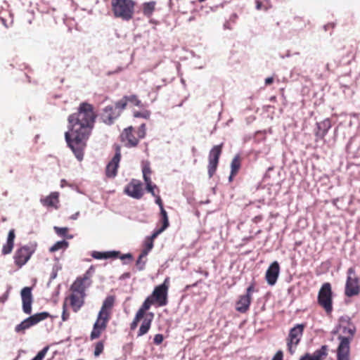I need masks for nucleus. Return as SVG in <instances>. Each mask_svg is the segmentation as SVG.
<instances>
[{"mask_svg": "<svg viewBox=\"0 0 360 360\" xmlns=\"http://www.w3.org/2000/svg\"><path fill=\"white\" fill-rule=\"evenodd\" d=\"M96 117L93 105L82 102L77 111L68 118L69 130L65 134V141L79 161L83 159L86 141L94 127Z\"/></svg>", "mask_w": 360, "mask_h": 360, "instance_id": "1", "label": "nucleus"}, {"mask_svg": "<svg viewBox=\"0 0 360 360\" xmlns=\"http://www.w3.org/2000/svg\"><path fill=\"white\" fill-rule=\"evenodd\" d=\"M169 286V278H166L164 282L156 286L153 293L148 296L141 307L136 311L134 320L130 323V330H134L141 319H143L139 329L137 337H141L149 331L153 319V314H146V311L150 308L151 305L157 304L159 307H163L167 304V294Z\"/></svg>", "mask_w": 360, "mask_h": 360, "instance_id": "2", "label": "nucleus"}, {"mask_svg": "<svg viewBox=\"0 0 360 360\" xmlns=\"http://www.w3.org/2000/svg\"><path fill=\"white\" fill-rule=\"evenodd\" d=\"M115 301V298L113 295H109L104 300L90 334L91 340L99 338L102 333L106 330L111 319Z\"/></svg>", "mask_w": 360, "mask_h": 360, "instance_id": "3", "label": "nucleus"}, {"mask_svg": "<svg viewBox=\"0 0 360 360\" xmlns=\"http://www.w3.org/2000/svg\"><path fill=\"white\" fill-rule=\"evenodd\" d=\"M110 5L115 18L125 21L133 18L136 5L134 0H111Z\"/></svg>", "mask_w": 360, "mask_h": 360, "instance_id": "4", "label": "nucleus"}, {"mask_svg": "<svg viewBox=\"0 0 360 360\" xmlns=\"http://www.w3.org/2000/svg\"><path fill=\"white\" fill-rule=\"evenodd\" d=\"M146 136V125L141 124L136 131L132 126L128 127L120 134V140L127 148L136 147L141 139Z\"/></svg>", "mask_w": 360, "mask_h": 360, "instance_id": "5", "label": "nucleus"}, {"mask_svg": "<svg viewBox=\"0 0 360 360\" xmlns=\"http://www.w3.org/2000/svg\"><path fill=\"white\" fill-rule=\"evenodd\" d=\"M354 329L343 328V333L348 337L340 335V344L337 349V360H349L350 342L354 334Z\"/></svg>", "mask_w": 360, "mask_h": 360, "instance_id": "6", "label": "nucleus"}, {"mask_svg": "<svg viewBox=\"0 0 360 360\" xmlns=\"http://www.w3.org/2000/svg\"><path fill=\"white\" fill-rule=\"evenodd\" d=\"M318 304L321 307L326 313L329 315L333 310V292L331 285L325 283L321 287L317 297Z\"/></svg>", "mask_w": 360, "mask_h": 360, "instance_id": "7", "label": "nucleus"}, {"mask_svg": "<svg viewBox=\"0 0 360 360\" xmlns=\"http://www.w3.org/2000/svg\"><path fill=\"white\" fill-rule=\"evenodd\" d=\"M305 328V323H300L295 325L290 330L286 338V345L288 351L291 355L295 354L296 349L300 342Z\"/></svg>", "mask_w": 360, "mask_h": 360, "instance_id": "8", "label": "nucleus"}, {"mask_svg": "<svg viewBox=\"0 0 360 360\" xmlns=\"http://www.w3.org/2000/svg\"><path fill=\"white\" fill-rule=\"evenodd\" d=\"M49 317H51V315L46 311L35 314L25 319L20 324H18L15 327V331L18 333L24 334L27 329L37 324L41 321L46 319Z\"/></svg>", "mask_w": 360, "mask_h": 360, "instance_id": "9", "label": "nucleus"}, {"mask_svg": "<svg viewBox=\"0 0 360 360\" xmlns=\"http://www.w3.org/2000/svg\"><path fill=\"white\" fill-rule=\"evenodd\" d=\"M93 270V267L91 266L82 276L77 278L70 286V291L74 293L86 295L85 290L91 285V277Z\"/></svg>", "mask_w": 360, "mask_h": 360, "instance_id": "10", "label": "nucleus"}, {"mask_svg": "<svg viewBox=\"0 0 360 360\" xmlns=\"http://www.w3.org/2000/svg\"><path fill=\"white\" fill-rule=\"evenodd\" d=\"M34 252V249L28 245H22L18 247L14 252L13 261L15 265L18 268H22L31 258Z\"/></svg>", "mask_w": 360, "mask_h": 360, "instance_id": "11", "label": "nucleus"}, {"mask_svg": "<svg viewBox=\"0 0 360 360\" xmlns=\"http://www.w3.org/2000/svg\"><path fill=\"white\" fill-rule=\"evenodd\" d=\"M223 143L214 146L210 150L208 155L207 173L210 178H212L215 174L219 161L220 155L222 153Z\"/></svg>", "mask_w": 360, "mask_h": 360, "instance_id": "12", "label": "nucleus"}, {"mask_svg": "<svg viewBox=\"0 0 360 360\" xmlns=\"http://www.w3.org/2000/svg\"><path fill=\"white\" fill-rule=\"evenodd\" d=\"M348 276L347 278L345 286V295L348 297H352L359 293L360 286L359 284V278L356 276H352L355 274V269L350 267L347 270Z\"/></svg>", "mask_w": 360, "mask_h": 360, "instance_id": "13", "label": "nucleus"}, {"mask_svg": "<svg viewBox=\"0 0 360 360\" xmlns=\"http://www.w3.org/2000/svg\"><path fill=\"white\" fill-rule=\"evenodd\" d=\"M115 154L105 167V176L108 179H113L117 176V169L121 160V148L116 145Z\"/></svg>", "mask_w": 360, "mask_h": 360, "instance_id": "14", "label": "nucleus"}, {"mask_svg": "<svg viewBox=\"0 0 360 360\" xmlns=\"http://www.w3.org/2000/svg\"><path fill=\"white\" fill-rule=\"evenodd\" d=\"M124 192L134 199H141L144 194L143 184L139 180L133 179L126 186Z\"/></svg>", "mask_w": 360, "mask_h": 360, "instance_id": "15", "label": "nucleus"}, {"mask_svg": "<svg viewBox=\"0 0 360 360\" xmlns=\"http://www.w3.org/2000/svg\"><path fill=\"white\" fill-rule=\"evenodd\" d=\"M122 110V109L117 107L116 103L115 106L108 105L103 110L101 119L106 124H112L120 116Z\"/></svg>", "mask_w": 360, "mask_h": 360, "instance_id": "16", "label": "nucleus"}, {"mask_svg": "<svg viewBox=\"0 0 360 360\" xmlns=\"http://www.w3.org/2000/svg\"><path fill=\"white\" fill-rule=\"evenodd\" d=\"M22 303V311L26 314H30L32 313V304L33 302V297L32 294L31 287H25L21 290L20 292Z\"/></svg>", "mask_w": 360, "mask_h": 360, "instance_id": "17", "label": "nucleus"}, {"mask_svg": "<svg viewBox=\"0 0 360 360\" xmlns=\"http://www.w3.org/2000/svg\"><path fill=\"white\" fill-rule=\"evenodd\" d=\"M85 296L86 295L82 294H77L71 292L70 295L65 297L64 302H66V304L68 302L72 311L77 313L84 305Z\"/></svg>", "mask_w": 360, "mask_h": 360, "instance_id": "18", "label": "nucleus"}, {"mask_svg": "<svg viewBox=\"0 0 360 360\" xmlns=\"http://www.w3.org/2000/svg\"><path fill=\"white\" fill-rule=\"evenodd\" d=\"M279 272V264L275 261L271 264L266 272L265 278L269 285H274L276 283Z\"/></svg>", "mask_w": 360, "mask_h": 360, "instance_id": "19", "label": "nucleus"}, {"mask_svg": "<svg viewBox=\"0 0 360 360\" xmlns=\"http://www.w3.org/2000/svg\"><path fill=\"white\" fill-rule=\"evenodd\" d=\"M129 103L138 107L141 106V101L136 95L123 96L120 100L116 102V105L117 108L124 110Z\"/></svg>", "mask_w": 360, "mask_h": 360, "instance_id": "20", "label": "nucleus"}, {"mask_svg": "<svg viewBox=\"0 0 360 360\" xmlns=\"http://www.w3.org/2000/svg\"><path fill=\"white\" fill-rule=\"evenodd\" d=\"M252 297L249 295H241L236 302V310L240 313H246L251 304Z\"/></svg>", "mask_w": 360, "mask_h": 360, "instance_id": "21", "label": "nucleus"}, {"mask_svg": "<svg viewBox=\"0 0 360 360\" xmlns=\"http://www.w3.org/2000/svg\"><path fill=\"white\" fill-rule=\"evenodd\" d=\"M327 356L328 346L323 345L319 349L316 350L313 354L307 353L300 360H323Z\"/></svg>", "mask_w": 360, "mask_h": 360, "instance_id": "22", "label": "nucleus"}, {"mask_svg": "<svg viewBox=\"0 0 360 360\" xmlns=\"http://www.w3.org/2000/svg\"><path fill=\"white\" fill-rule=\"evenodd\" d=\"M317 129L315 131V136L317 139L323 140L327 134L328 130L331 128V122L329 119H326L316 124Z\"/></svg>", "mask_w": 360, "mask_h": 360, "instance_id": "23", "label": "nucleus"}, {"mask_svg": "<svg viewBox=\"0 0 360 360\" xmlns=\"http://www.w3.org/2000/svg\"><path fill=\"white\" fill-rule=\"evenodd\" d=\"M15 238V233L14 229H11L8 232L6 242L3 245L1 252L4 255H9L12 252L14 247V240Z\"/></svg>", "mask_w": 360, "mask_h": 360, "instance_id": "24", "label": "nucleus"}, {"mask_svg": "<svg viewBox=\"0 0 360 360\" xmlns=\"http://www.w3.org/2000/svg\"><path fill=\"white\" fill-rule=\"evenodd\" d=\"M15 238V233L14 229H11L8 232L6 242L3 245L1 252L4 255H9L12 252L14 247V240Z\"/></svg>", "mask_w": 360, "mask_h": 360, "instance_id": "25", "label": "nucleus"}, {"mask_svg": "<svg viewBox=\"0 0 360 360\" xmlns=\"http://www.w3.org/2000/svg\"><path fill=\"white\" fill-rule=\"evenodd\" d=\"M41 203L47 207L58 208V204L59 203V193L58 192H52L45 198L41 199Z\"/></svg>", "mask_w": 360, "mask_h": 360, "instance_id": "26", "label": "nucleus"}, {"mask_svg": "<svg viewBox=\"0 0 360 360\" xmlns=\"http://www.w3.org/2000/svg\"><path fill=\"white\" fill-rule=\"evenodd\" d=\"M158 236V233H156L155 231H153L151 236L146 238L143 243V249L141 251L143 256H147L149 252L153 249L154 246V240Z\"/></svg>", "mask_w": 360, "mask_h": 360, "instance_id": "27", "label": "nucleus"}, {"mask_svg": "<svg viewBox=\"0 0 360 360\" xmlns=\"http://www.w3.org/2000/svg\"><path fill=\"white\" fill-rule=\"evenodd\" d=\"M159 223L161 224V227L155 229L154 231L160 235L163 231H165L169 226L167 213L165 209H162V212H160V219Z\"/></svg>", "mask_w": 360, "mask_h": 360, "instance_id": "28", "label": "nucleus"}, {"mask_svg": "<svg viewBox=\"0 0 360 360\" xmlns=\"http://www.w3.org/2000/svg\"><path fill=\"white\" fill-rule=\"evenodd\" d=\"M241 167V158L239 155H236L231 163V174L229 181H231L233 176H235Z\"/></svg>", "mask_w": 360, "mask_h": 360, "instance_id": "29", "label": "nucleus"}, {"mask_svg": "<svg viewBox=\"0 0 360 360\" xmlns=\"http://www.w3.org/2000/svg\"><path fill=\"white\" fill-rule=\"evenodd\" d=\"M120 252L118 251H109V252H98L94 251L92 253V257L96 259L117 258Z\"/></svg>", "mask_w": 360, "mask_h": 360, "instance_id": "30", "label": "nucleus"}, {"mask_svg": "<svg viewBox=\"0 0 360 360\" xmlns=\"http://www.w3.org/2000/svg\"><path fill=\"white\" fill-rule=\"evenodd\" d=\"M156 2L154 1L146 2L143 4V13L145 16L150 18L155 9Z\"/></svg>", "mask_w": 360, "mask_h": 360, "instance_id": "31", "label": "nucleus"}, {"mask_svg": "<svg viewBox=\"0 0 360 360\" xmlns=\"http://www.w3.org/2000/svg\"><path fill=\"white\" fill-rule=\"evenodd\" d=\"M68 246V243L63 240L60 241L56 242L53 246H51L49 249V251L51 252H54L56 251H58L59 250H64L66 249Z\"/></svg>", "mask_w": 360, "mask_h": 360, "instance_id": "32", "label": "nucleus"}, {"mask_svg": "<svg viewBox=\"0 0 360 360\" xmlns=\"http://www.w3.org/2000/svg\"><path fill=\"white\" fill-rule=\"evenodd\" d=\"M146 257L147 256H143V253L141 252L137 261H136V266L139 271H142L145 268V265L146 263Z\"/></svg>", "mask_w": 360, "mask_h": 360, "instance_id": "33", "label": "nucleus"}, {"mask_svg": "<svg viewBox=\"0 0 360 360\" xmlns=\"http://www.w3.org/2000/svg\"><path fill=\"white\" fill-rule=\"evenodd\" d=\"M133 115L134 117L149 119L150 116V112L148 110H144L142 111H134Z\"/></svg>", "mask_w": 360, "mask_h": 360, "instance_id": "34", "label": "nucleus"}, {"mask_svg": "<svg viewBox=\"0 0 360 360\" xmlns=\"http://www.w3.org/2000/svg\"><path fill=\"white\" fill-rule=\"evenodd\" d=\"M103 349H104L103 341L97 342L95 344V348H94V356H98L103 352Z\"/></svg>", "mask_w": 360, "mask_h": 360, "instance_id": "35", "label": "nucleus"}, {"mask_svg": "<svg viewBox=\"0 0 360 360\" xmlns=\"http://www.w3.org/2000/svg\"><path fill=\"white\" fill-rule=\"evenodd\" d=\"M54 230L58 236H62V237L67 236V234L69 231L68 228H67V227L61 228V227H58V226H54Z\"/></svg>", "mask_w": 360, "mask_h": 360, "instance_id": "36", "label": "nucleus"}, {"mask_svg": "<svg viewBox=\"0 0 360 360\" xmlns=\"http://www.w3.org/2000/svg\"><path fill=\"white\" fill-rule=\"evenodd\" d=\"M48 349H49L48 347H44L40 352H39L38 354L36 355V356L34 359H32V360H43Z\"/></svg>", "mask_w": 360, "mask_h": 360, "instance_id": "37", "label": "nucleus"}, {"mask_svg": "<svg viewBox=\"0 0 360 360\" xmlns=\"http://www.w3.org/2000/svg\"><path fill=\"white\" fill-rule=\"evenodd\" d=\"M69 317H70V313L68 312V311H67L66 302H64L63 304L62 320L63 321H66L67 320H68Z\"/></svg>", "mask_w": 360, "mask_h": 360, "instance_id": "38", "label": "nucleus"}, {"mask_svg": "<svg viewBox=\"0 0 360 360\" xmlns=\"http://www.w3.org/2000/svg\"><path fill=\"white\" fill-rule=\"evenodd\" d=\"M146 190L148 193H151L153 196L156 197L158 195L155 193V190L159 192V189L158 188L155 184L149 185V186L146 187Z\"/></svg>", "mask_w": 360, "mask_h": 360, "instance_id": "39", "label": "nucleus"}, {"mask_svg": "<svg viewBox=\"0 0 360 360\" xmlns=\"http://www.w3.org/2000/svg\"><path fill=\"white\" fill-rule=\"evenodd\" d=\"M164 340V337L162 334H156L153 338V342L155 345H160Z\"/></svg>", "mask_w": 360, "mask_h": 360, "instance_id": "40", "label": "nucleus"}, {"mask_svg": "<svg viewBox=\"0 0 360 360\" xmlns=\"http://www.w3.org/2000/svg\"><path fill=\"white\" fill-rule=\"evenodd\" d=\"M142 172H143V176H150V175L152 173V171H151L149 165H145L143 167Z\"/></svg>", "mask_w": 360, "mask_h": 360, "instance_id": "41", "label": "nucleus"}, {"mask_svg": "<svg viewBox=\"0 0 360 360\" xmlns=\"http://www.w3.org/2000/svg\"><path fill=\"white\" fill-rule=\"evenodd\" d=\"M255 291V285L252 283L247 289L245 295H249L252 297V293Z\"/></svg>", "mask_w": 360, "mask_h": 360, "instance_id": "42", "label": "nucleus"}, {"mask_svg": "<svg viewBox=\"0 0 360 360\" xmlns=\"http://www.w3.org/2000/svg\"><path fill=\"white\" fill-rule=\"evenodd\" d=\"M283 353L281 350L278 351L274 356L272 360H283Z\"/></svg>", "mask_w": 360, "mask_h": 360, "instance_id": "43", "label": "nucleus"}, {"mask_svg": "<svg viewBox=\"0 0 360 360\" xmlns=\"http://www.w3.org/2000/svg\"><path fill=\"white\" fill-rule=\"evenodd\" d=\"M155 202L159 205L160 212H162V209H164V207H163V203H162V199L160 197V195L156 196Z\"/></svg>", "mask_w": 360, "mask_h": 360, "instance_id": "44", "label": "nucleus"}, {"mask_svg": "<svg viewBox=\"0 0 360 360\" xmlns=\"http://www.w3.org/2000/svg\"><path fill=\"white\" fill-rule=\"evenodd\" d=\"M143 178L146 183V187L149 186V185H153L150 176H143Z\"/></svg>", "mask_w": 360, "mask_h": 360, "instance_id": "45", "label": "nucleus"}, {"mask_svg": "<svg viewBox=\"0 0 360 360\" xmlns=\"http://www.w3.org/2000/svg\"><path fill=\"white\" fill-rule=\"evenodd\" d=\"M118 257L122 259V260H124L125 259H132V255L130 253H127V254H124V255H122L121 256H119Z\"/></svg>", "mask_w": 360, "mask_h": 360, "instance_id": "46", "label": "nucleus"}, {"mask_svg": "<svg viewBox=\"0 0 360 360\" xmlns=\"http://www.w3.org/2000/svg\"><path fill=\"white\" fill-rule=\"evenodd\" d=\"M273 82H274V77H267V78H266V79H265V84H266V85H270V84H271Z\"/></svg>", "mask_w": 360, "mask_h": 360, "instance_id": "47", "label": "nucleus"}, {"mask_svg": "<svg viewBox=\"0 0 360 360\" xmlns=\"http://www.w3.org/2000/svg\"><path fill=\"white\" fill-rule=\"evenodd\" d=\"M256 8L258 10H260L262 8V3L260 1H256Z\"/></svg>", "mask_w": 360, "mask_h": 360, "instance_id": "48", "label": "nucleus"}, {"mask_svg": "<svg viewBox=\"0 0 360 360\" xmlns=\"http://www.w3.org/2000/svg\"><path fill=\"white\" fill-rule=\"evenodd\" d=\"M262 216H257L254 218V221L257 222V221L262 220Z\"/></svg>", "mask_w": 360, "mask_h": 360, "instance_id": "49", "label": "nucleus"}, {"mask_svg": "<svg viewBox=\"0 0 360 360\" xmlns=\"http://www.w3.org/2000/svg\"><path fill=\"white\" fill-rule=\"evenodd\" d=\"M197 284H198V282H196V283H193V284L192 285V286H193V287H195V286H196V285H197ZM190 287H191V285H187V286L186 287V289H188Z\"/></svg>", "mask_w": 360, "mask_h": 360, "instance_id": "50", "label": "nucleus"}, {"mask_svg": "<svg viewBox=\"0 0 360 360\" xmlns=\"http://www.w3.org/2000/svg\"><path fill=\"white\" fill-rule=\"evenodd\" d=\"M200 2L205 1V0H198Z\"/></svg>", "mask_w": 360, "mask_h": 360, "instance_id": "51", "label": "nucleus"}, {"mask_svg": "<svg viewBox=\"0 0 360 360\" xmlns=\"http://www.w3.org/2000/svg\"><path fill=\"white\" fill-rule=\"evenodd\" d=\"M275 99H276V97L271 98V100H275Z\"/></svg>", "mask_w": 360, "mask_h": 360, "instance_id": "52", "label": "nucleus"}, {"mask_svg": "<svg viewBox=\"0 0 360 360\" xmlns=\"http://www.w3.org/2000/svg\"><path fill=\"white\" fill-rule=\"evenodd\" d=\"M205 276H207V275H208V273H207V272L205 273Z\"/></svg>", "mask_w": 360, "mask_h": 360, "instance_id": "53", "label": "nucleus"}, {"mask_svg": "<svg viewBox=\"0 0 360 360\" xmlns=\"http://www.w3.org/2000/svg\"><path fill=\"white\" fill-rule=\"evenodd\" d=\"M266 1H268L269 0H265Z\"/></svg>", "mask_w": 360, "mask_h": 360, "instance_id": "54", "label": "nucleus"}]
</instances>
